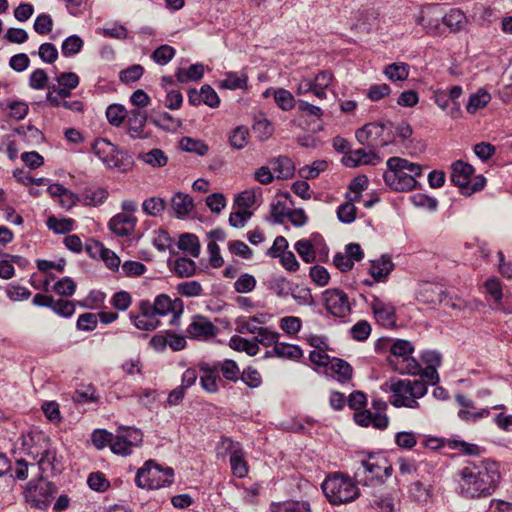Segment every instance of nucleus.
<instances>
[{
    "label": "nucleus",
    "mask_w": 512,
    "mask_h": 512,
    "mask_svg": "<svg viewBox=\"0 0 512 512\" xmlns=\"http://www.w3.org/2000/svg\"><path fill=\"white\" fill-rule=\"evenodd\" d=\"M458 475L460 494L466 498L492 495L500 480L498 465L492 460L469 462L459 470Z\"/></svg>",
    "instance_id": "obj_1"
},
{
    "label": "nucleus",
    "mask_w": 512,
    "mask_h": 512,
    "mask_svg": "<svg viewBox=\"0 0 512 512\" xmlns=\"http://www.w3.org/2000/svg\"><path fill=\"white\" fill-rule=\"evenodd\" d=\"M382 389L390 392V403L395 407L419 408L418 399L427 394V385L423 380L392 378L385 382Z\"/></svg>",
    "instance_id": "obj_2"
},
{
    "label": "nucleus",
    "mask_w": 512,
    "mask_h": 512,
    "mask_svg": "<svg viewBox=\"0 0 512 512\" xmlns=\"http://www.w3.org/2000/svg\"><path fill=\"white\" fill-rule=\"evenodd\" d=\"M387 171L383 174L385 184L394 191H410L416 187V177L422 174L420 165L400 157L387 160Z\"/></svg>",
    "instance_id": "obj_3"
},
{
    "label": "nucleus",
    "mask_w": 512,
    "mask_h": 512,
    "mask_svg": "<svg viewBox=\"0 0 512 512\" xmlns=\"http://www.w3.org/2000/svg\"><path fill=\"white\" fill-rule=\"evenodd\" d=\"M22 446L27 455L38 459L37 464L42 473L55 469L56 452L51 448L49 439L41 432L22 436Z\"/></svg>",
    "instance_id": "obj_4"
},
{
    "label": "nucleus",
    "mask_w": 512,
    "mask_h": 512,
    "mask_svg": "<svg viewBox=\"0 0 512 512\" xmlns=\"http://www.w3.org/2000/svg\"><path fill=\"white\" fill-rule=\"evenodd\" d=\"M322 490L333 505L351 502L359 495V490L354 482L349 477L338 473L328 476L324 480Z\"/></svg>",
    "instance_id": "obj_5"
},
{
    "label": "nucleus",
    "mask_w": 512,
    "mask_h": 512,
    "mask_svg": "<svg viewBox=\"0 0 512 512\" xmlns=\"http://www.w3.org/2000/svg\"><path fill=\"white\" fill-rule=\"evenodd\" d=\"M414 347L410 341L398 339L390 347L388 362L394 371L400 374L417 375L421 365L412 357Z\"/></svg>",
    "instance_id": "obj_6"
},
{
    "label": "nucleus",
    "mask_w": 512,
    "mask_h": 512,
    "mask_svg": "<svg viewBox=\"0 0 512 512\" xmlns=\"http://www.w3.org/2000/svg\"><path fill=\"white\" fill-rule=\"evenodd\" d=\"M174 472L172 468H162L153 460H148L143 467L138 469L135 483L142 489H159L169 486L173 482Z\"/></svg>",
    "instance_id": "obj_7"
},
{
    "label": "nucleus",
    "mask_w": 512,
    "mask_h": 512,
    "mask_svg": "<svg viewBox=\"0 0 512 512\" xmlns=\"http://www.w3.org/2000/svg\"><path fill=\"white\" fill-rule=\"evenodd\" d=\"M138 309H142L146 314L153 313L156 318L170 315L169 324L177 325L184 311V303L180 298L172 299L166 294H160L153 302L139 301Z\"/></svg>",
    "instance_id": "obj_8"
},
{
    "label": "nucleus",
    "mask_w": 512,
    "mask_h": 512,
    "mask_svg": "<svg viewBox=\"0 0 512 512\" xmlns=\"http://www.w3.org/2000/svg\"><path fill=\"white\" fill-rule=\"evenodd\" d=\"M392 473V466L388 464L385 457L381 455H369L361 460L356 468L354 477L363 485H368L373 480H382L389 477Z\"/></svg>",
    "instance_id": "obj_9"
},
{
    "label": "nucleus",
    "mask_w": 512,
    "mask_h": 512,
    "mask_svg": "<svg viewBox=\"0 0 512 512\" xmlns=\"http://www.w3.org/2000/svg\"><path fill=\"white\" fill-rule=\"evenodd\" d=\"M55 492V486L43 477H40L28 483L25 490V499L32 507L45 509L51 503Z\"/></svg>",
    "instance_id": "obj_10"
},
{
    "label": "nucleus",
    "mask_w": 512,
    "mask_h": 512,
    "mask_svg": "<svg viewBox=\"0 0 512 512\" xmlns=\"http://www.w3.org/2000/svg\"><path fill=\"white\" fill-rule=\"evenodd\" d=\"M143 441V433L134 427L121 426L113 434L112 452L121 456H128L133 448L139 447Z\"/></svg>",
    "instance_id": "obj_11"
},
{
    "label": "nucleus",
    "mask_w": 512,
    "mask_h": 512,
    "mask_svg": "<svg viewBox=\"0 0 512 512\" xmlns=\"http://www.w3.org/2000/svg\"><path fill=\"white\" fill-rule=\"evenodd\" d=\"M323 302L326 310L334 317L345 318L351 313L348 295L337 288L323 292Z\"/></svg>",
    "instance_id": "obj_12"
},
{
    "label": "nucleus",
    "mask_w": 512,
    "mask_h": 512,
    "mask_svg": "<svg viewBox=\"0 0 512 512\" xmlns=\"http://www.w3.org/2000/svg\"><path fill=\"white\" fill-rule=\"evenodd\" d=\"M385 125L382 123H367L355 132L357 141L368 148L386 146L387 141L382 139Z\"/></svg>",
    "instance_id": "obj_13"
},
{
    "label": "nucleus",
    "mask_w": 512,
    "mask_h": 512,
    "mask_svg": "<svg viewBox=\"0 0 512 512\" xmlns=\"http://www.w3.org/2000/svg\"><path fill=\"white\" fill-rule=\"evenodd\" d=\"M94 154L108 167V168H122V161L120 158L121 153L117 147L107 139H97L93 144Z\"/></svg>",
    "instance_id": "obj_14"
},
{
    "label": "nucleus",
    "mask_w": 512,
    "mask_h": 512,
    "mask_svg": "<svg viewBox=\"0 0 512 512\" xmlns=\"http://www.w3.org/2000/svg\"><path fill=\"white\" fill-rule=\"evenodd\" d=\"M364 300L369 304L376 321L382 326H392L396 322L395 307L392 303L386 302L376 295H371L370 301Z\"/></svg>",
    "instance_id": "obj_15"
},
{
    "label": "nucleus",
    "mask_w": 512,
    "mask_h": 512,
    "mask_svg": "<svg viewBox=\"0 0 512 512\" xmlns=\"http://www.w3.org/2000/svg\"><path fill=\"white\" fill-rule=\"evenodd\" d=\"M375 148L369 150L360 148L345 152L342 163L350 168L361 165H377L382 161L381 157L374 151Z\"/></svg>",
    "instance_id": "obj_16"
},
{
    "label": "nucleus",
    "mask_w": 512,
    "mask_h": 512,
    "mask_svg": "<svg viewBox=\"0 0 512 512\" xmlns=\"http://www.w3.org/2000/svg\"><path fill=\"white\" fill-rule=\"evenodd\" d=\"M222 445L229 450L230 453V466L233 475L238 478H243L248 474V465L244 459V451L239 443L233 442L229 438L222 441Z\"/></svg>",
    "instance_id": "obj_17"
},
{
    "label": "nucleus",
    "mask_w": 512,
    "mask_h": 512,
    "mask_svg": "<svg viewBox=\"0 0 512 512\" xmlns=\"http://www.w3.org/2000/svg\"><path fill=\"white\" fill-rule=\"evenodd\" d=\"M147 113L134 108L128 111L126 117L127 133L132 139H146L149 134L145 131Z\"/></svg>",
    "instance_id": "obj_18"
},
{
    "label": "nucleus",
    "mask_w": 512,
    "mask_h": 512,
    "mask_svg": "<svg viewBox=\"0 0 512 512\" xmlns=\"http://www.w3.org/2000/svg\"><path fill=\"white\" fill-rule=\"evenodd\" d=\"M217 332L218 328L207 317L201 315L194 316L187 328L188 335L197 340L212 338Z\"/></svg>",
    "instance_id": "obj_19"
},
{
    "label": "nucleus",
    "mask_w": 512,
    "mask_h": 512,
    "mask_svg": "<svg viewBox=\"0 0 512 512\" xmlns=\"http://www.w3.org/2000/svg\"><path fill=\"white\" fill-rule=\"evenodd\" d=\"M136 224L137 218L134 215L118 213L109 220L108 227L117 236L124 237L134 232Z\"/></svg>",
    "instance_id": "obj_20"
},
{
    "label": "nucleus",
    "mask_w": 512,
    "mask_h": 512,
    "mask_svg": "<svg viewBox=\"0 0 512 512\" xmlns=\"http://www.w3.org/2000/svg\"><path fill=\"white\" fill-rule=\"evenodd\" d=\"M474 173L472 165L461 160L454 162L451 166V181L460 188L462 194L471 183V176Z\"/></svg>",
    "instance_id": "obj_21"
},
{
    "label": "nucleus",
    "mask_w": 512,
    "mask_h": 512,
    "mask_svg": "<svg viewBox=\"0 0 512 512\" xmlns=\"http://www.w3.org/2000/svg\"><path fill=\"white\" fill-rule=\"evenodd\" d=\"M444 290L441 286L424 282L419 285L416 297L417 300L423 304L438 305L443 302Z\"/></svg>",
    "instance_id": "obj_22"
},
{
    "label": "nucleus",
    "mask_w": 512,
    "mask_h": 512,
    "mask_svg": "<svg viewBox=\"0 0 512 512\" xmlns=\"http://www.w3.org/2000/svg\"><path fill=\"white\" fill-rule=\"evenodd\" d=\"M355 422L363 427L372 425L378 429H384L388 426L389 419L385 414L376 412L372 413L369 410H363L354 414Z\"/></svg>",
    "instance_id": "obj_23"
},
{
    "label": "nucleus",
    "mask_w": 512,
    "mask_h": 512,
    "mask_svg": "<svg viewBox=\"0 0 512 512\" xmlns=\"http://www.w3.org/2000/svg\"><path fill=\"white\" fill-rule=\"evenodd\" d=\"M394 268L391 258L387 255L381 256L380 259L371 261L369 273L375 282L385 281Z\"/></svg>",
    "instance_id": "obj_24"
},
{
    "label": "nucleus",
    "mask_w": 512,
    "mask_h": 512,
    "mask_svg": "<svg viewBox=\"0 0 512 512\" xmlns=\"http://www.w3.org/2000/svg\"><path fill=\"white\" fill-rule=\"evenodd\" d=\"M87 250L93 257L98 254L110 269H117L120 265V258L113 251L105 248L100 242H95L92 246H87Z\"/></svg>",
    "instance_id": "obj_25"
},
{
    "label": "nucleus",
    "mask_w": 512,
    "mask_h": 512,
    "mask_svg": "<svg viewBox=\"0 0 512 512\" xmlns=\"http://www.w3.org/2000/svg\"><path fill=\"white\" fill-rule=\"evenodd\" d=\"M200 369L203 373L200 377L202 388L209 393L216 392L218 390L217 381L219 380L218 368L214 365L213 367L202 365Z\"/></svg>",
    "instance_id": "obj_26"
},
{
    "label": "nucleus",
    "mask_w": 512,
    "mask_h": 512,
    "mask_svg": "<svg viewBox=\"0 0 512 512\" xmlns=\"http://www.w3.org/2000/svg\"><path fill=\"white\" fill-rule=\"evenodd\" d=\"M442 20L451 32H459L465 29L468 23L466 15L459 9H451L443 16Z\"/></svg>",
    "instance_id": "obj_27"
},
{
    "label": "nucleus",
    "mask_w": 512,
    "mask_h": 512,
    "mask_svg": "<svg viewBox=\"0 0 512 512\" xmlns=\"http://www.w3.org/2000/svg\"><path fill=\"white\" fill-rule=\"evenodd\" d=\"M139 310V315L130 313V319L133 325L139 330L152 331L155 330L159 325L160 321L154 316L153 313H144L142 309Z\"/></svg>",
    "instance_id": "obj_28"
},
{
    "label": "nucleus",
    "mask_w": 512,
    "mask_h": 512,
    "mask_svg": "<svg viewBox=\"0 0 512 512\" xmlns=\"http://www.w3.org/2000/svg\"><path fill=\"white\" fill-rule=\"evenodd\" d=\"M271 512H311V507L307 501L287 500L282 502H272Z\"/></svg>",
    "instance_id": "obj_29"
},
{
    "label": "nucleus",
    "mask_w": 512,
    "mask_h": 512,
    "mask_svg": "<svg viewBox=\"0 0 512 512\" xmlns=\"http://www.w3.org/2000/svg\"><path fill=\"white\" fill-rule=\"evenodd\" d=\"M171 206L178 217H183L192 211L194 205L188 194L178 192L172 197Z\"/></svg>",
    "instance_id": "obj_30"
},
{
    "label": "nucleus",
    "mask_w": 512,
    "mask_h": 512,
    "mask_svg": "<svg viewBox=\"0 0 512 512\" xmlns=\"http://www.w3.org/2000/svg\"><path fill=\"white\" fill-rule=\"evenodd\" d=\"M272 169L277 173V178L288 179L294 174V165L290 158L278 156L271 161Z\"/></svg>",
    "instance_id": "obj_31"
},
{
    "label": "nucleus",
    "mask_w": 512,
    "mask_h": 512,
    "mask_svg": "<svg viewBox=\"0 0 512 512\" xmlns=\"http://www.w3.org/2000/svg\"><path fill=\"white\" fill-rule=\"evenodd\" d=\"M483 293L490 297L494 301L495 308H498L503 297L501 281L496 277L487 279L483 284Z\"/></svg>",
    "instance_id": "obj_32"
},
{
    "label": "nucleus",
    "mask_w": 512,
    "mask_h": 512,
    "mask_svg": "<svg viewBox=\"0 0 512 512\" xmlns=\"http://www.w3.org/2000/svg\"><path fill=\"white\" fill-rule=\"evenodd\" d=\"M383 73L391 81H404L409 75V66L403 62H397L387 65Z\"/></svg>",
    "instance_id": "obj_33"
},
{
    "label": "nucleus",
    "mask_w": 512,
    "mask_h": 512,
    "mask_svg": "<svg viewBox=\"0 0 512 512\" xmlns=\"http://www.w3.org/2000/svg\"><path fill=\"white\" fill-rule=\"evenodd\" d=\"M178 247L195 258L200 254V242L198 237L194 234H182L178 241Z\"/></svg>",
    "instance_id": "obj_34"
},
{
    "label": "nucleus",
    "mask_w": 512,
    "mask_h": 512,
    "mask_svg": "<svg viewBox=\"0 0 512 512\" xmlns=\"http://www.w3.org/2000/svg\"><path fill=\"white\" fill-rule=\"evenodd\" d=\"M204 74V67L202 64H192L187 69H178L176 73L177 81L186 83L189 81H199Z\"/></svg>",
    "instance_id": "obj_35"
},
{
    "label": "nucleus",
    "mask_w": 512,
    "mask_h": 512,
    "mask_svg": "<svg viewBox=\"0 0 512 512\" xmlns=\"http://www.w3.org/2000/svg\"><path fill=\"white\" fill-rule=\"evenodd\" d=\"M491 100V95L484 89H479L475 94L469 97L466 105L468 113H475L477 110L485 107Z\"/></svg>",
    "instance_id": "obj_36"
},
{
    "label": "nucleus",
    "mask_w": 512,
    "mask_h": 512,
    "mask_svg": "<svg viewBox=\"0 0 512 512\" xmlns=\"http://www.w3.org/2000/svg\"><path fill=\"white\" fill-rule=\"evenodd\" d=\"M151 122L166 131H176L181 126V121L167 112H162L152 117Z\"/></svg>",
    "instance_id": "obj_37"
},
{
    "label": "nucleus",
    "mask_w": 512,
    "mask_h": 512,
    "mask_svg": "<svg viewBox=\"0 0 512 512\" xmlns=\"http://www.w3.org/2000/svg\"><path fill=\"white\" fill-rule=\"evenodd\" d=\"M108 195V191L104 188L85 191L82 195L81 202L86 206L97 207L106 201Z\"/></svg>",
    "instance_id": "obj_38"
},
{
    "label": "nucleus",
    "mask_w": 512,
    "mask_h": 512,
    "mask_svg": "<svg viewBox=\"0 0 512 512\" xmlns=\"http://www.w3.org/2000/svg\"><path fill=\"white\" fill-rule=\"evenodd\" d=\"M275 355L279 358H287L291 360H297L302 357L303 352L297 345L286 344L277 342L274 346Z\"/></svg>",
    "instance_id": "obj_39"
},
{
    "label": "nucleus",
    "mask_w": 512,
    "mask_h": 512,
    "mask_svg": "<svg viewBox=\"0 0 512 512\" xmlns=\"http://www.w3.org/2000/svg\"><path fill=\"white\" fill-rule=\"evenodd\" d=\"M23 258L19 255L5 254V258L0 261V278L8 280L15 274L13 264H21Z\"/></svg>",
    "instance_id": "obj_40"
},
{
    "label": "nucleus",
    "mask_w": 512,
    "mask_h": 512,
    "mask_svg": "<svg viewBox=\"0 0 512 512\" xmlns=\"http://www.w3.org/2000/svg\"><path fill=\"white\" fill-rule=\"evenodd\" d=\"M47 227L56 234H66L73 230L74 220L70 218L59 219L51 216L46 221Z\"/></svg>",
    "instance_id": "obj_41"
},
{
    "label": "nucleus",
    "mask_w": 512,
    "mask_h": 512,
    "mask_svg": "<svg viewBox=\"0 0 512 512\" xmlns=\"http://www.w3.org/2000/svg\"><path fill=\"white\" fill-rule=\"evenodd\" d=\"M330 369L338 376L339 381H347L351 379L353 369L351 365L339 358H334L330 361Z\"/></svg>",
    "instance_id": "obj_42"
},
{
    "label": "nucleus",
    "mask_w": 512,
    "mask_h": 512,
    "mask_svg": "<svg viewBox=\"0 0 512 512\" xmlns=\"http://www.w3.org/2000/svg\"><path fill=\"white\" fill-rule=\"evenodd\" d=\"M214 366L218 368V373L221 372L225 379L233 382L239 379L240 370L235 361L226 359L214 364Z\"/></svg>",
    "instance_id": "obj_43"
},
{
    "label": "nucleus",
    "mask_w": 512,
    "mask_h": 512,
    "mask_svg": "<svg viewBox=\"0 0 512 512\" xmlns=\"http://www.w3.org/2000/svg\"><path fill=\"white\" fill-rule=\"evenodd\" d=\"M273 96L276 104L283 111H290L295 107L296 101L290 91L279 88L274 91Z\"/></svg>",
    "instance_id": "obj_44"
},
{
    "label": "nucleus",
    "mask_w": 512,
    "mask_h": 512,
    "mask_svg": "<svg viewBox=\"0 0 512 512\" xmlns=\"http://www.w3.org/2000/svg\"><path fill=\"white\" fill-rule=\"evenodd\" d=\"M84 42L78 35L67 37L61 46V52L65 57H71L78 54L83 48Z\"/></svg>",
    "instance_id": "obj_45"
},
{
    "label": "nucleus",
    "mask_w": 512,
    "mask_h": 512,
    "mask_svg": "<svg viewBox=\"0 0 512 512\" xmlns=\"http://www.w3.org/2000/svg\"><path fill=\"white\" fill-rule=\"evenodd\" d=\"M58 97L52 96L51 93L46 94V100L52 107H63L67 110L73 111V112H83L84 105L83 102L80 100H64L60 101L57 99Z\"/></svg>",
    "instance_id": "obj_46"
},
{
    "label": "nucleus",
    "mask_w": 512,
    "mask_h": 512,
    "mask_svg": "<svg viewBox=\"0 0 512 512\" xmlns=\"http://www.w3.org/2000/svg\"><path fill=\"white\" fill-rule=\"evenodd\" d=\"M128 111L120 104H112L106 110V117L108 122L116 127H119L126 119Z\"/></svg>",
    "instance_id": "obj_47"
},
{
    "label": "nucleus",
    "mask_w": 512,
    "mask_h": 512,
    "mask_svg": "<svg viewBox=\"0 0 512 512\" xmlns=\"http://www.w3.org/2000/svg\"><path fill=\"white\" fill-rule=\"evenodd\" d=\"M247 76L244 73L238 74L234 72L227 73L221 81L220 87L235 90L246 87Z\"/></svg>",
    "instance_id": "obj_48"
},
{
    "label": "nucleus",
    "mask_w": 512,
    "mask_h": 512,
    "mask_svg": "<svg viewBox=\"0 0 512 512\" xmlns=\"http://www.w3.org/2000/svg\"><path fill=\"white\" fill-rule=\"evenodd\" d=\"M249 139V130L245 126L236 127L229 136L230 145L235 149H243Z\"/></svg>",
    "instance_id": "obj_49"
},
{
    "label": "nucleus",
    "mask_w": 512,
    "mask_h": 512,
    "mask_svg": "<svg viewBox=\"0 0 512 512\" xmlns=\"http://www.w3.org/2000/svg\"><path fill=\"white\" fill-rule=\"evenodd\" d=\"M140 158L152 167H163L168 162V157L161 149H152L147 153L141 154Z\"/></svg>",
    "instance_id": "obj_50"
},
{
    "label": "nucleus",
    "mask_w": 512,
    "mask_h": 512,
    "mask_svg": "<svg viewBox=\"0 0 512 512\" xmlns=\"http://www.w3.org/2000/svg\"><path fill=\"white\" fill-rule=\"evenodd\" d=\"M165 207L166 203L160 197H150L144 200L142 204L144 213L153 217L160 215L165 210Z\"/></svg>",
    "instance_id": "obj_51"
},
{
    "label": "nucleus",
    "mask_w": 512,
    "mask_h": 512,
    "mask_svg": "<svg viewBox=\"0 0 512 512\" xmlns=\"http://www.w3.org/2000/svg\"><path fill=\"white\" fill-rule=\"evenodd\" d=\"M181 148L186 152L195 153L199 156L207 154L209 147L201 140L184 137L180 142Z\"/></svg>",
    "instance_id": "obj_52"
},
{
    "label": "nucleus",
    "mask_w": 512,
    "mask_h": 512,
    "mask_svg": "<svg viewBox=\"0 0 512 512\" xmlns=\"http://www.w3.org/2000/svg\"><path fill=\"white\" fill-rule=\"evenodd\" d=\"M328 167V162L325 160H316L311 165H306L299 170V174L304 179H315L321 172H324Z\"/></svg>",
    "instance_id": "obj_53"
},
{
    "label": "nucleus",
    "mask_w": 512,
    "mask_h": 512,
    "mask_svg": "<svg viewBox=\"0 0 512 512\" xmlns=\"http://www.w3.org/2000/svg\"><path fill=\"white\" fill-rule=\"evenodd\" d=\"M337 218L344 224H351L355 221L357 215V208L351 201H346L337 208Z\"/></svg>",
    "instance_id": "obj_54"
},
{
    "label": "nucleus",
    "mask_w": 512,
    "mask_h": 512,
    "mask_svg": "<svg viewBox=\"0 0 512 512\" xmlns=\"http://www.w3.org/2000/svg\"><path fill=\"white\" fill-rule=\"evenodd\" d=\"M295 250L306 263L315 261L316 254L312 243L309 240H299L295 243Z\"/></svg>",
    "instance_id": "obj_55"
},
{
    "label": "nucleus",
    "mask_w": 512,
    "mask_h": 512,
    "mask_svg": "<svg viewBox=\"0 0 512 512\" xmlns=\"http://www.w3.org/2000/svg\"><path fill=\"white\" fill-rule=\"evenodd\" d=\"M174 271L180 277H190L196 271V264L189 258H179L174 263Z\"/></svg>",
    "instance_id": "obj_56"
},
{
    "label": "nucleus",
    "mask_w": 512,
    "mask_h": 512,
    "mask_svg": "<svg viewBox=\"0 0 512 512\" xmlns=\"http://www.w3.org/2000/svg\"><path fill=\"white\" fill-rule=\"evenodd\" d=\"M432 14V8L429 7L426 10H422L416 19V23L425 28L428 32L436 31L439 27L438 19H433Z\"/></svg>",
    "instance_id": "obj_57"
},
{
    "label": "nucleus",
    "mask_w": 512,
    "mask_h": 512,
    "mask_svg": "<svg viewBox=\"0 0 512 512\" xmlns=\"http://www.w3.org/2000/svg\"><path fill=\"white\" fill-rule=\"evenodd\" d=\"M256 334L255 341H257L258 345L262 344L265 347H270L272 345L275 346L278 342L279 334L266 327H260Z\"/></svg>",
    "instance_id": "obj_58"
},
{
    "label": "nucleus",
    "mask_w": 512,
    "mask_h": 512,
    "mask_svg": "<svg viewBox=\"0 0 512 512\" xmlns=\"http://www.w3.org/2000/svg\"><path fill=\"white\" fill-rule=\"evenodd\" d=\"M175 55V49L169 45H161L152 53V59L159 65H166Z\"/></svg>",
    "instance_id": "obj_59"
},
{
    "label": "nucleus",
    "mask_w": 512,
    "mask_h": 512,
    "mask_svg": "<svg viewBox=\"0 0 512 512\" xmlns=\"http://www.w3.org/2000/svg\"><path fill=\"white\" fill-rule=\"evenodd\" d=\"M87 483L92 490L104 492L110 487V483L101 472H93L88 476Z\"/></svg>",
    "instance_id": "obj_60"
},
{
    "label": "nucleus",
    "mask_w": 512,
    "mask_h": 512,
    "mask_svg": "<svg viewBox=\"0 0 512 512\" xmlns=\"http://www.w3.org/2000/svg\"><path fill=\"white\" fill-rule=\"evenodd\" d=\"M177 291L185 297H196L202 294V286L198 281H186L178 284Z\"/></svg>",
    "instance_id": "obj_61"
},
{
    "label": "nucleus",
    "mask_w": 512,
    "mask_h": 512,
    "mask_svg": "<svg viewBox=\"0 0 512 512\" xmlns=\"http://www.w3.org/2000/svg\"><path fill=\"white\" fill-rule=\"evenodd\" d=\"M53 290L58 295L69 297L75 293L76 283L70 277H65L54 284Z\"/></svg>",
    "instance_id": "obj_62"
},
{
    "label": "nucleus",
    "mask_w": 512,
    "mask_h": 512,
    "mask_svg": "<svg viewBox=\"0 0 512 512\" xmlns=\"http://www.w3.org/2000/svg\"><path fill=\"white\" fill-rule=\"evenodd\" d=\"M33 28L35 32L40 35L50 33L53 28L52 17L49 14L45 13L38 15L34 21Z\"/></svg>",
    "instance_id": "obj_63"
},
{
    "label": "nucleus",
    "mask_w": 512,
    "mask_h": 512,
    "mask_svg": "<svg viewBox=\"0 0 512 512\" xmlns=\"http://www.w3.org/2000/svg\"><path fill=\"white\" fill-rule=\"evenodd\" d=\"M256 286V279L250 274L241 275L234 283V289L238 293L251 292Z\"/></svg>",
    "instance_id": "obj_64"
}]
</instances>
